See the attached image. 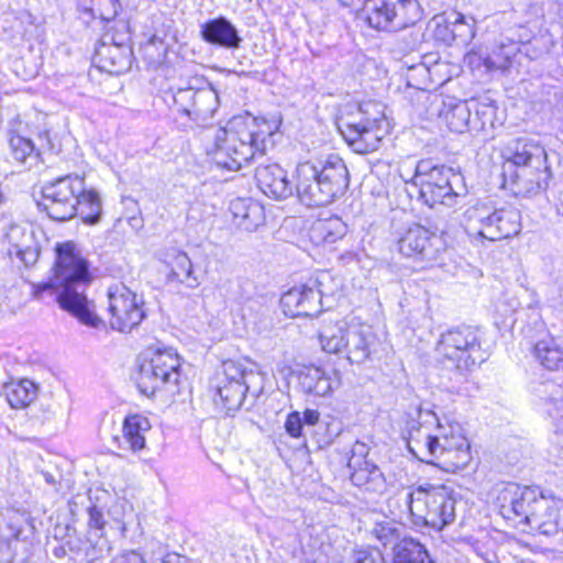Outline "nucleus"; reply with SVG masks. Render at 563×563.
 <instances>
[{
  "label": "nucleus",
  "mask_w": 563,
  "mask_h": 563,
  "mask_svg": "<svg viewBox=\"0 0 563 563\" xmlns=\"http://www.w3.org/2000/svg\"><path fill=\"white\" fill-rule=\"evenodd\" d=\"M443 117L451 131L461 133L468 126L471 110L467 102L461 101L445 110Z\"/></svg>",
  "instance_id": "41"
},
{
  "label": "nucleus",
  "mask_w": 563,
  "mask_h": 563,
  "mask_svg": "<svg viewBox=\"0 0 563 563\" xmlns=\"http://www.w3.org/2000/svg\"><path fill=\"white\" fill-rule=\"evenodd\" d=\"M23 516L13 514L8 517L0 526V530H7L4 538L7 541L19 540L22 534Z\"/></svg>",
  "instance_id": "46"
},
{
  "label": "nucleus",
  "mask_w": 563,
  "mask_h": 563,
  "mask_svg": "<svg viewBox=\"0 0 563 563\" xmlns=\"http://www.w3.org/2000/svg\"><path fill=\"white\" fill-rule=\"evenodd\" d=\"M328 374L321 367H307L299 373V386L305 394L327 396L339 385L336 372Z\"/></svg>",
  "instance_id": "24"
},
{
  "label": "nucleus",
  "mask_w": 563,
  "mask_h": 563,
  "mask_svg": "<svg viewBox=\"0 0 563 563\" xmlns=\"http://www.w3.org/2000/svg\"><path fill=\"white\" fill-rule=\"evenodd\" d=\"M355 563H382L380 559L373 555L369 548L355 549L353 551Z\"/></svg>",
  "instance_id": "53"
},
{
  "label": "nucleus",
  "mask_w": 563,
  "mask_h": 563,
  "mask_svg": "<svg viewBox=\"0 0 563 563\" xmlns=\"http://www.w3.org/2000/svg\"><path fill=\"white\" fill-rule=\"evenodd\" d=\"M7 236L10 242V255H15L25 266H32L37 262L41 247L33 231L12 225Z\"/></svg>",
  "instance_id": "23"
},
{
  "label": "nucleus",
  "mask_w": 563,
  "mask_h": 563,
  "mask_svg": "<svg viewBox=\"0 0 563 563\" xmlns=\"http://www.w3.org/2000/svg\"><path fill=\"white\" fill-rule=\"evenodd\" d=\"M9 143L12 157L16 162L29 164L30 166L38 162L40 153L35 151L34 144L30 139L12 135Z\"/></svg>",
  "instance_id": "40"
},
{
  "label": "nucleus",
  "mask_w": 563,
  "mask_h": 563,
  "mask_svg": "<svg viewBox=\"0 0 563 563\" xmlns=\"http://www.w3.org/2000/svg\"><path fill=\"white\" fill-rule=\"evenodd\" d=\"M277 129L275 122L261 118H234L214 136V163L229 170H239L257 154L263 155L265 141Z\"/></svg>",
  "instance_id": "2"
},
{
  "label": "nucleus",
  "mask_w": 563,
  "mask_h": 563,
  "mask_svg": "<svg viewBox=\"0 0 563 563\" xmlns=\"http://www.w3.org/2000/svg\"><path fill=\"white\" fill-rule=\"evenodd\" d=\"M84 191V178L67 175L42 188L38 207L55 221H67L77 214L78 195Z\"/></svg>",
  "instance_id": "12"
},
{
  "label": "nucleus",
  "mask_w": 563,
  "mask_h": 563,
  "mask_svg": "<svg viewBox=\"0 0 563 563\" xmlns=\"http://www.w3.org/2000/svg\"><path fill=\"white\" fill-rule=\"evenodd\" d=\"M391 563H435L426 547L412 538H402L393 548Z\"/></svg>",
  "instance_id": "30"
},
{
  "label": "nucleus",
  "mask_w": 563,
  "mask_h": 563,
  "mask_svg": "<svg viewBox=\"0 0 563 563\" xmlns=\"http://www.w3.org/2000/svg\"><path fill=\"white\" fill-rule=\"evenodd\" d=\"M533 503L537 516L532 518L528 533L550 537L563 532V501L555 495H539Z\"/></svg>",
  "instance_id": "17"
},
{
  "label": "nucleus",
  "mask_w": 563,
  "mask_h": 563,
  "mask_svg": "<svg viewBox=\"0 0 563 563\" xmlns=\"http://www.w3.org/2000/svg\"><path fill=\"white\" fill-rule=\"evenodd\" d=\"M376 345L377 338L368 327L349 324L344 353L351 364L361 365L371 360Z\"/></svg>",
  "instance_id": "19"
},
{
  "label": "nucleus",
  "mask_w": 563,
  "mask_h": 563,
  "mask_svg": "<svg viewBox=\"0 0 563 563\" xmlns=\"http://www.w3.org/2000/svg\"><path fill=\"white\" fill-rule=\"evenodd\" d=\"M64 417L63 409L56 405L55 402H49L46 405L45 408H43V416L42 420L43 422H56L58 420H62Z\"/></svg>",
  "instance_id": "52"
},
{
  "label": "nucleus",
  "mask_w": 563,
  "mask_h": 563,
  "mask_svg": "<svg viewBox=\"0 0 563 563\" xmlns=\"http://www.w3.org/2000/svg\"><path fill=\"white\" fill-rule=\"evenodd\" d=\"M42 475H43L45 482L48 484H54L56 482L55 476L48 472H43Z\"/></svg>",
  "instance_id": "57"
},
{
  "label": "nucleus",
  "mask_w": 563,
  "mask_h": 563,
  "mask_svg": "<svg viewBox=\"0 0 563 563\" xmlns=\"http://www.w3.org/2000/svg\"><path fill=\"white\" fill-rule=\"evenodd\" d=\"M432 499L427 500L428 509L423 516L424 523L441 530L455 518V499L452 495H442L440 499L431 495Z\"/></svg>",
  "instance_id": "27"
},
{
  "label": "nucleus",
  "mask_w": 563,
  "mask_h": 563,
  "mask_svg": "<svg viewBox=\"0 0 563 563\" xmlns=\"http://www.w3.org/2000/svg\"><path fill=\"white\" fill-rule=\"evenodd\" d=\"M280 305L285 314L289 317H314L322 311L321 297L310 280L285 292L280 298Z\"/></svg>",
  "instance_id": "18"
},
{
  "label": "nucleus",
  "mask_w": 563,
  "mask_h": 563,
  "mask_svg": "<svg viewBox=\"0 0 563 563\" xmlns=\"http://www.w3.org/2000/svg\"><path fill=\"white\" fill-rule=\"evenodd\" d=\"M373 536L384 545L398 538L399 533L391 522L383 521L375 525Z\"/></svg>",
  "instance_id": "47"
},
{
  "label": "nucleus",
  "mask_w": 563,
  "mask_h": 563,
  "mask_svg": "<svg viewBox=\"0 0 563 563\" xmlns=\"http://www.w3.org/2000/svg\"><path fill=\"white\" fill-rule=\"evenodd\" d=\"M255 178L261 190L274 199H286L292 195L294 188L287 173L278 164L260 165Z\"/></svg>",
  "instance_id": "21"
},
{
  "label": "nucleus",
  "mask_w": 563,
  "mask_h": 563,
  "mask_svg": "<svg viewBox=\"0 0 563 563\" xmlns=\"http://www.w3.org/2000/svg\"><path fill=\"white\" fill-rule=\"evenodd\" d=\"M79 8L93 19L113 20L121 8L119 0H79Z\"/></svg>",
  "instance_id": "39"
},
{
  "label": "nucleus",
  "mask_w": 563,
  "mask_h": 563,
  "mask_svg": "<svg viewBox=\"0 0 563 563\" xmlns=\"http://www.w3.org/2000/svg\"><path fill=\"white\" fill-rule=\"evenodd\" d=\"M141 563H144V562H141Z\"/></svg>",
  "instance_id": "63"
},
{
  "label": "nucleus",
  "mask_w": 563,
  "mask_h": 563,
  "mask_svg": "<svg viewBox=\"0 0 563 563\" xmlns=\"http://www.w3.org/2000/svg\"><path fill=\"white\" fill-rule=\"evenodd\" d=\"M362 15L371 27L378 31L395 32L389 1L369 0L362 8Z\"/></svg>",
  "instance_id": "31"
},
{
  "label": "nucleus",
  "mask_w": 563,
  "mask_h": 563,
  "mask_svg": "<svg viewBox=\"0 0 563 563\" xmlns=\"http://www.w3.org/2000/svg\"><path fill=\"white\" fill-rule=\"evenodd\" d=\"M302 420L301 413L298 411H292L287 416L285 422V429L287 433L292 438H299L302 434Z\"/></svg>",
  "instance_id": "50"
},
{
  "label": "nucleus",
  "mask_w": 563,
  "mask_h": 563,
  "mask_svg": "<svg viewBox=\"0 0 563 563\" xmlns=\"http://www.w3.org/2000/svg\"><path fill=\"white\" fill-rule=\"evenodd\" d=\"M532 353L543 368L563 372V349L553 336L540 339Z\"/></svg>",
  "instance_id": "29"
},
{
  "label": "nucleus",
  "mask_w": 563,
  "mask_h": 563,
  "mask_svg": "<svg viewBox=\"0 0 563 563\" xmlns=\"http://www.w3.org/2000/svg\"><path fill=\"white\" fill-rule=\"evenodd\" d=\"M200 35L206 43L227 49H236L242 42L235 25L224 16H218L201 24Z\"/></svg>",
  "instance_id": "22"
},
{
  "label": "nucleus",
  "mask_w": 563,
  "mask_h": 563,
  "mask_svg": "<svg viewBox=\"0 0 563 563\" xmlns=\"http://www.w3.org/2000/svg\"><path fill=\"white\" fill-rule=\"evenodd\" d=\"M440 239L424 227L415 224L398 240L399 252L406 257L433 263L440 255Z\"/></svg>",
  "instance_id": "16"
},
{
  "label": "nucleus",
  "mask_w": 563,
  "mask_h": 563,
  "mask_svg": "<svg viewBox=\"0 0 563 563\" xmlns=\"http://www.w3.org/2000/svg\"><path fill=\"white\" fill-rule=\"evenodd\" d=\"M143 302L136 294L124 285L111 286L108 290V310L111 314L110 325L120 332H130L145 317Z\"/></svg>",
  "instance_id": "14"
},
{
  "label": "nucleus",
  "mask_w": 563,
  "mask_h": 563,
  "mask_svg": "<svg viewBox=\"0 0 563 563\" xmlns=\"http://www.w3.org/2000/svg\"><path fill=\"white\" fill-rule=\"evenodd\" d=\"M539 397L545 412L552 418L556 433H563V387L542 384Z\"/></svg>",
  "instance_id": "28"
},
{
  "label": "nucleus",
  "mask_w": 563,
  "mask_h": 563,
  "mask_svg": "<svg viewBox=\"0 0 563 563\" xmlns=\"http://www.w3.org/2000/svg\"><path fill=\"white\" fill-rule=\"evenodd\" d=\"M395 32L413 25L421 16V10L417 0L389 1Z\"/></svg>",
  "instance_id": "33"
},
{
  "label": "nucleus",
  "mask_w": 563,
  "mask_h": 563,
  "mask_svg": "<svg viewBox=\"0 0 563 563\" xmlns=\"http://www.w3.org/2000/svg\"><path fill=\"white\" fill-rule=\"evenodd\" d=\"M4 395L12 408H24L36 397V387L29 379L11 382L4 385Z\"/></svg>",
  "instance_id": "35"
},
{
  "label": "nucleus",
  "mask_w": 563,
  "mask_h": 563,
  "mask_svg": "<svg viewBox=\"0 0 563 563\" xmlns=\"http://www.w3.org/2000/svg\"><path fill=\"white\" fill-rule=\"evenodd\" d=\"M466 233L474 239L499 241L517 235L521 230V216L515 208H493L476 203L464 213Z\"/></svg>",
  "instance_id": "7"
},
{
  "label": "nucleus",
  "mask_w": 563,
  "mask_h": 563,
  "mask_svg": "<svg viewBox=\"0 0 563 563\" xmlns=\"http://www.w3.org/2000/svg\"><path fill=\"white\" fill-rule=\"evenodd\" d=\"M2 201H3V195H2V192L0 191V203H2Z\"/></svg>",
  "instance_id": "60"
},
{
  "label": "nucleus",
  "mask_w": 563,
  "mask_h": 563,
  "mask_svg": "<svg viewBox=\"0 0 563 563\" xmlns=\"http://www.w3.org/2000/svg\"><path fill=\"white\" fill-rule=\"evenodd\" d=\"M178 110L198 125H205L213 118L219 107V96L213 87L199 78L186 86L170 88Z\"/></svg>",
  "instance_id": "11"
},
{
  "label": "nucleus",
  "mask_w": 563,
  "mask_h": 563,
  "mask_svg": "<svg viewBox=\"0 0 563 563\" xmlns=\"http://www.w3.org/2000/svg\"><path fill=\"white\" fill-rule=\"evenodd\" d=\"M433 23H434L433 34L437 40L442 41L446 44H450L451 42L454 41L451 14L448 18L441 16V15L435 16L433 19Z\"/></svg>",
  "instance_id": "45"
},
{
  "label": "nucleus",
  "mask_w": 563,
  "mask_h": 563,
  "mask_svg": "<svg viewBox=\"0 0 563 563\" xmlns=\"http://www.w3.org/2000/svg\"><path fill=\"white\" fill-rule=\"evenodd\" d=\"M347 328L349 325L343 321L323 325L319 332L322 349L328 353L344 352Z\"/></svg>",
  "instance_id": "37"
},
{
  "label": "nucleus",
  "mask_w": 563,
  "mask_h": 563,
  "mask_svg": "<svg viewBox=\"0 0 563 563\" xmlns=\"http://www.w3.org/2000/svg\"><path fill=\"white\" fill-rule=\"evenodd\" d=\"M368 1L369 0H339V2L344 7H354V8H358L361 5L365 7Z\"/></svg>",
  "instance_id": "55"
},
{
  "label": "nucleus",
  "mask_w": 563,
  "mask_h": 563,
  "mask_svg": "<svg viewBox=\"0 0 563 563\" xmlns=\"http://www.w3.org/2000/svg\"><path fill=\"white\" fill-rule=\"evenodd\" d=\"M88 525L90 529L102 531L106 528L107 522L103 518V514L96 505L88 508Z\"/></svg>",
  "instance_id": "51"
},
{
  "label": "nucleus",
  "mask_w": 563,
  "mask_h": 563,
  "mask_svg": "<svg viewBox=\"0 0 563 563\" xmlns=\"http://www.w3.org/2000/svg\"><path fill=\"white\" fill-rule=\"evenodd\" d=\"M558 212L563 217V200L561 201L560 206L558 207Z\"/></svg>",
  "instance_id": "58"
},
{
  "label": "nucleus",
  "mask_w": 563,
  "mask_h": 563,
  "mask_svg": "<svg viewBox=\"0 0 563 563\" xmlns=\"http://www.w3.org/2000/svg\"><path fill=\"white\" fill-rule=\"evenodd\" d=\"M435 352L440 364L460 376L485 361L477 330L468 325L455 327L442 333Z\"/></svg>",
  "instance_id": "6"
},
{
  "label": "nucleus",
  "mask_w": 563,
  "mask_h": 563,
  "mask_svg": "<svg viewBox=\"0 0 563 563\" xmlns=\"http://www.w3.org/2000/svg\"><path fill=\"white\" fill-rule=\"evenodd\" d=\"M256 201L251 198H236L230 203V211L233 217L234 224L236 221H240L244 218V214L249 212L251 209V203H255Z\"/></svg>",
  "instance_id": "49"
},
{
  "label": "nucleus",
  "mask_w": 563,
  "mask_h": 563,
  "mask_svg": "<svg viewBox=\"0 0 563 563\" xmlns=\"http://www.w3.org/2000/svg\"><path fill=\"white\" fill-rule=\"evenodd\" d=\"M347 232L346 224L339 217L320 218L312 222L308 238L312 244L320 246L335 243Z\"/></svg>",
  "instance_id": "25"
},
{
  "label": "nucleus",
  "mask_w": 563,
  "mask_h": 563,
  "mask_svg": "<svg viewBox=\"0 0 563 563\" xmlns=\"http://www.w3.org/2000/svg\"><path fill=\"white\" fill-rule=\"evenodd\" d=\"M369 452V448L367 444L361 441H356L351 450V456L349 459L347 466L349 467H357L360 465H364L366 463H371L367 460V455Z\"/></svg>",
  "instance_id": "48"
},
{
  "label": "nucleus",
  "mask_w": 563,
  "mask_h": 563,
  "mask_svg": "<svg viewBox=\"0 0 563 563\" xmlns=\"http://www.w3.org/2000/svg\"><path fill=\"white\" fill-rule=\"evenodd\" d=\"M457 439H466L460 432H451L450 435H433L428 427L412 422L408 431L407 446L410 453L418 460L426 463H433L434 455L445 452L446 449L454 450L460 446Z\"/></svg>",
  "instance_id": "15"
},
{
  "label": "nucleus",
  "mask_w": 563,
  "mask_h": 563,
  "mask_svg": "<svg viewBox=\"0 0 563 563\" xmlns=\"http://www.w3.org/2000/svg\"><path fill=\"white\" fill-rule=\"evenodd\" d=\"M223 369L218 373L211 383L213 401L223 413L230 415L239 410L245 399L246 393L257 398L263 390V377L252 369L246 371L234 361H227Z\"/></svg>",
  "instance_id": "5"
},
{
  "label": "nucleus",
  "mask_w": 563,
  "mask_h": 563,
  "mask_svg": "<svg viewBox=\"0 0 563 563\" xmlns=\"http://www.w3.org/2000/svg\"><path fill=\"white\" fill-rule=\"evenodd\" d=\"M461 180V175L453 168L431 159L419 161L412 177L413 185L419 187L420 198L431 208L435 205L455 206L460 196L455 185Z\"/></svg>",
  "instance_id": "9"
},
{
  "label": "nucleus",
  "mask_w": 563,
  "mask_h": 563,
  "mask_svg": "<svg viewBox=\"0 0 563 563\" xmlns=\"http://www.w3.org/2000/svg\"><path fill=\"white\" fill-rule=\"evenodd\" d=\"M112 29L118 34L109 32L96 48L93 60L98 68L111 75H121L130 69L132 49L125 44L129 40V25L125 21H115Z\"/></svg>",
  "instance_id": "13"
},
{
  "label": "nucleus",
  "mask_w": 563,
  "mask_h": 563,
  "mask_svg": "<svg viewBox=\"0 0 563 563\" xmlns=\"http://www.w3.org/2000/svg\"><path fill=\"white\" fill-rule=\"evenodd\" d=\"M460 446L457 449H446L445 452H440L434 455L432 464L441 467L445 472H455L468 465L472 460L471 446L467 439H457Z\"/></svg>",
  "instance_id": "32"
},
{
  "label": "nucleus",
  "mask_w": 563,
  "mask_h": 563,
  "mask_svg": "<svg viewBox=\"0 0 563 563\" xmlns=\"http://www.w3.org/2000/svg\"><path fill=\"white\" fill-rule=\"evenodd\" d=\"M265 222L264 208L257 201L251 203V209L244 214L240 221H236L235 225L242 230L253 232L258 229Z\"/></svg>",
  "instance_id": "44"
},
{
  "label": "nucleus",
  "mask_w": 563,
  "mask_h": 563,
  "mask_svg": "<svg viewBox=\"0 0 563 563\" xmlns=\"http://www.w3.org/2000/svg\"><path fill=\"white\" fill-rule=\"evenodd\" d=\"M53 275L46 283L34 285L33 295L41 298L45 291L55 295L63 310L68 311L81 323L97 328L101 320L91 309L85 290L91 280L88 262L79 254L71 241L58 243Z\"/></svg>",
  "instance_id": "1"
},
{
  "label": "nucleus",
  "mask_w": 563,
  "mask_h": 563,
  "mask_svg": "<svg viewBox=\"0 0 563 563\" xmlns=\"http://www.w3.org/2000/svg\"><path fill=\"white\" fill-rule=\"evenodd\" d=\"M351 470V482L366 493L377 492L383 486V474L374 463H366Z\"/></svg>",
  "instance_id": "34"
},
{
  "label": "nucleus",
  "mask_w": 563,
  "mask_h": 563,
  "mask_svg": "<svg viewBox=\"0 0 563 563\" xmlns=\"http://www.w3.org/2000/svg\"><path fill=\"white\" fill-rule=\"evenodd\" d=\"M166 263L169 267L167 280L169 283L185 284L189 288H197L199 279L192 271V263L188 255L179 250H173L166 254Z\"/></svg>",
  "instance_id": "26"
},
{
  "label": "nucleus",
  "mask_w": 563,
  "mask_h": 563,
  "mask_svg": "<svg viewBox=\"0 0 563 563\" xmlns=\"http://www.w3.org/2000/svg\"><path fill=\"white\" fill-rule=\"evenodd\" d=\"M296 179L298 197L307 207L330 205L350 183L347 167L338 154L298 164Z\"/></svg>",
  "instance_id": "3"
},
{
  "label": "nucleus",
  "mask_w": 563,
  "mask_h": 563,
  "mask_svg": "<svg viewBox=\"0 0 563 563\" xmlns=\"http://www.w3.org/2000/svg\"><path fill=\"white\" fill-rule=\"evenodd\" d=\"M301 420H302L303 426H307V427L316 426V424H318V422L320 420V413L316 409H306L301 413Z\"/></svg>",
  "instance_id": "54"
},
{
  "label": "nucleus",
  "mask_w": 563,
  "mask_h": 563,
  "mask_svg": "<svg viewBox=\"0 0 563 563\" xmlns=\"http://www.w3.org/2000/svg\"><path fill=\"white\" fill-rule=\"evenodd\" d=\"M519 486L515 483H507L505 487L501 489V493H517Z\"/></svg>",
  "instance_id": "56"
},
{
  "label": "nucleus",
  "mask_w": 563,
  "mask_h": 563,
  "mask_svg": "<svg viewBox=\"0 0 563 563\" xmlns=\"http://www.w3.org/2000/svg\"><path fill=\"white\" fill-rule=\"evenodd\" d=\"M419 492L420 493H427L424 489H422L421 487L419 488Z\"/></svg>",
  "instance_id": "62"
},
{
  "label": "nucleus",
  "mask_w": 563,
  "mask_h": 563,
  "mask_svg": "<svg viewBox=\"0 0 563 563\" xmlns=\"http://www.w3.org/2000/svg\"><path fill=\"white\" fill-rule=\"evenodd\" d=\"M336 125L355 153L367 154L379 148L383 139L380 121L371 118L363 106H352L351 111L343 112L338 118Z\"/></svg>",
  "instance_id": "10"
},
{
  "label": "nucleus",
  "mask_w": 563,
  "mask_h": 563,
  "mask_svg": "<svg viewBox=\"0 0 563 563\" xmlns=\"http://www.w3.org/2000/svg\"><path fill=\"white\" fill-rule=\"evenodd\" d=\"M492 65H493V63L490 64V62H489V60H487V68H490V67H492Z\"/></svg>",
  "instance_id": "61"
},
{
  "label": "nucleus",
  "mask_w": 563,
  "mask_h": 563,
  "mask_svg": "<svg viewBox=\"0 0 563 563\" xmlns=\"http://www.w3.org/2000/svg\"><path fill=\"white\" fill-rule=\"evenodd\" d=\"M511 188L517 196L537 195L545 190L551 179L548 155L543 146L529 139H518L507 147Z\"/></svg>",
  "instance_id": "4"
},
{
  "label": "nucleus",
  "mask_w": 563,
  "mask_h": 563,
  "mask_svg": "<svg viewBox=\"0 0 563 563\" xmlns=\"http://www.w3.org/2000/svg\"><path fill=\"white\" fill-rule=\"evenodd\" d=\"M101 199L97 191L85 190L78 195L77 214L87 224H96L101 218Z\"/></svg>",
  "instance_id": "38"
},
{
  "label": "nucleus",
  "mask_w": 563,
  "mask_h": 563,
  "mask_svg": "<svg viewBox=\"0 0 563 563\" xmlns=\"http://www.w3.org/2000/svg\"><path fill=\"white\" fill-rule=\"evenodd\" d=\"M150 429L151 423L147 418L141 415L129 416L123 423V437L133 451H139L145 446L144 433Z\"/></svg>",
  "instance_id": "36"
},
{
  "label": "nucleus",
  "mask_w": 563,
  "mask_h": 563,
  "mask_svg": "<svg viewBox=\"0 0 563 563\" xmlns=\"http://www.w3.org/2000/svg\"><path fill=\"white\" fill-rule=\"evenodd\" d=\"M180 362L172 347L148 346L137 358L136 384L140 391L153 397L164 386L176 385Z\"/></svg>",
  "instance_id": "8"
},
{
  "label": "nucleus",
  "mask_w": 563,
  "mask_h": 563,
  "mask_svg": "<svg viewBox=\"0 0 563 563\" xmlns=\"http://www.w3.org/2000/svg\"><path fill=\"white\" fill-rule=\"evenodd\" d=\"M310 284L321 297V308H330L332 303V297L339 287L334 283L332 276L328 272H321L316 276V278L310 279Z\"/></svg>",
  "instance_id": "42"
},
{
  "label": "nucleus",
  "mask_w": 563,
  "mask_h": 563,
  "mask_svg": "<svg viewBox=\"0 0 563 563\" xmlns=\"http://www.w3.org/2000/svg\"><path fill=\"white\" fill-rule=\"evenodd\" d=\"M454 41H459L462 44L470 43L475 36V20L470 16L453 12L451 13Z\"/></svg>",
  "instance_id": "43"
},
{
  "label": "nucleus",
  "mask_w": 563,
  "mask_h": 563,
  "mask_svg": "<svg viewBox=\"0 0 563 563\" xmlns=\"http://www.w3.org/2000/svg\"><path fill=\"white\" fill-rule=\"evenodd\" d=\"M539 495H504L498 497V511L500 516L511 526L531 525L532 518L537 516L533 500Z\"/></svg>",
  "instance_id": "20"
},
{
  "label": "nucleus",
  "mask_w": 563,
  "mask_h": 563,
  "mask_svg": "<svg viewBox=\"0 0 563 563\" xmlns=\"http://www.w3.org/2000/svg\"><path fill=\"white\" fill-rule=\"evenodd\" d=\"M412 496H413L412 494H409V500H408L409 504L412 503Z\"/></svg>",
  "instance_id": "59"
}]
</instances>
